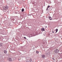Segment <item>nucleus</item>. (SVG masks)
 I'll return each mask as SVG.
<instances>
[{"instance_id":"1","label":"nucleus","mask_w":62,"mask_h":62,"mask_svg":"<svg viewBox=\"0 0 62 62\" xmlns=\"http://www.w3.org/2000/svg\"><path fill=\"white\" fill-rule=\"evenodd\" d=\"M8 6H7L4 7H3V9H4L5 10H6V9H8Z\"/></svg>"},{"instance_id":"2","label":"nucleus","mask_w":62,"mask_h":62,"mask_svg":"<svg viewBox=\"0 0 62 62\" xmlns=\"http://www.w3.org/2000/svg\"><path fill=\"white\" fill-rule=\"evenodd\" d=\"M59 51V50L58 49H55V53H58Z\"/></svg>"},{"instance_id":"3","label":"nucleus","mask_w":62,"mask_h":62,"mask_svg":"<svg viewBox=\"0 0 62 62\" xmlns=\"http://www.w3.org/2000/svg\"><path fill=\"white\" fill-rule=\"evenodd\" d=\"M27 60V62H29V61L30 62H32V59H30V60Z\"/></svg>"},{"instance_id":"4","label":"nucleus","mask_w":62,"mask_h":62,"mask_svg":"<svg viewBox=\"0 0 62 62\" xmlns=\"http://www.w3.org/2000/svg\"><path fill=\"white\" fill-rule=\"evenodd\" d=\"M8 59L10 61H12V59L10 58H9Z\"/></svg>"},{"instance_id":"5","label":"nucleus","mask_w":62,"mask_h":62,"mask_svg":"<svg viewBox=\"0 0 62 62\" xmlns=\"http://www.w3.org/2000/svg\"><path fill=\"white\" fill-rule=\"evenodd\" d=\"M41 30L42 31H45V29L44 28H42L41 29Z\"/></svg>"},{"instance_id":"6","label":"nucleus","mask_w":62,"mask_h":62,"mask_svg":"<svg viewBox=\"0 0 62 62\" xmlns=\"http://www.w3.org/2000/svg\"><path fill=\"white\" fill-rule=\"evenodd\" d=\"M49 18L50 20H52V17H49Z\"/></svg>"},{"instance_id":"7","label":"nucleus","mask_w":62,"mask_h":62,"mask_svg":"<svg viewBox=\"0 0 62 62\" xmlns=\"http://www.w3.org/2000/svg\"><path fill=\"white\" fill-rule=\"evenodd\" d=\"M42 56L43 58H45V55H43Z\"/></svg>"},{"instance_id":"8","label":"nucleus","mask_w":62,"mask_h":62,"mask_svg":"<svg viewBox=\"0 0 62 62\" xmlns=\"http://www.w3.org/2000/svg\"><path fill=\"white\" fill-rule=\"evenodd\" d=\"M2 45H3V44L0 43V46L1 47H2Z\"/></svg>"},{"instance_id":"9","label":"nucleus","mask_w":62,"mask_h":62,"mask_svg":"<svg viewBox=\"0 0 62 62\" xmlns=\"http://www.w3.org/2000/svg\"><path fill=\"white\" fill-rule=\"evenodd\" d=\"M7 51L6 50H5L4 51V53H5V54H6V53H7Z\"/></svg>"},{"instance_id":"10","label":"nucleus","mask_w":62,"mask_h":62,"mask_svg":"<svg viewBox=\"0 0 62 62\" xmlns=\"http://www.w3.org/2000/svg\"><path fill=\"white\" fill-rule=\"evenodd\" d=\"M22 12H23V11H24V9L23 8L22 10Z\"/></svg>"},{"instance_id":"11","label":"nucleus","mask_w":62,"mask_h":62,"mask_svg":"<svg viewBox=\"0 0 62 62\" xmlns=\"http://www.w3.org/2000/svg\"><path fill=\"white\" fill-rule=\"evenodd\" d=\"M56 33H57V31H58V29H56Z\"/></svg>"},{"instance_id":"12","label":"nucleus","mask_w":62,"mask_h":62,"mask_svg":"<svg viewBox=\"0 0 62 62\" xmlns=\"http://www.w3.org/2000/svg\"><path fill=\"white\" fill-rule=\"evenodd\" d=\"M39 51H37L36 52V53H37V54H39Z\"/></svg>"},{"instance_id":"13","label":"nucleus","mask_w":62,"mask_h":62,"mask_svg":"<svg viewBox=\"0 0 62 62\" xmlns=\"http://www.w3.org/2000/svg\"><path fill=\"white\" fill-rule=\"evenodd\" d=\"M50 7V6H47V8H49V7Z\"/></svg>"},{"instance_id":"14","label":"nucleus","mask_w":62,"mask_h":62,"mask_svg":"<svg viewBox=\"0 0 62 62\" xmlns=\"http://www.w3.org/2000/svg\"><path fill=\"white\" fill-rule=\"evenodd\" d=\"M24 39H26V37H24Z\"/></svg>"},{"instance_id":"15","label":"nucleus","mask_w":62,"mask_h":62,"mask_svg":"<svg viewBox=\"0 0 62 62\" xmlns=\"http://www.w3.org/2000/svg\"><path fill=\"white\" fill-rule=\"evenodd\" d=\"M48 8H46V10H48Z\"/></svg>"},{"instance_id":"16","label":"nucleus","mask_w":62,"mask_h":62,"mask_svg":"<svg viewBox=\"0 0 62 62\" xmlns=\"http://www.w3.org/2000/svg\"><path fill=\"white\" fill-rule=\"evenodd\" d=\"M52 32H53V33H54V31H52Z\"/></svg>"},{"instance_id":"17","label":"nucleus","mask_w":62,"mask_h":62,"mask_svg":"<svg viewBox=\"0 0 62 62\" xmlns=\"http://www.w3.org/2000/svg\"><path fill=\"white\" fill-rule=\"evenodd\" d=\"M47 26H46V28H47Z\"/></svg>"},{"instance_id":"18","label":"nucleus","mask_w":62,"mask_h":62,"mask_svg":"<svg viewBox=\"0 0 62 62\" xmlns=\"http://www.w3.org/2000/svg\"><path fill=\"white\" fill-rule=\"evenodd\" d=\"M53 59V60H54V58Z\"/></svg>"}]
</instances>
